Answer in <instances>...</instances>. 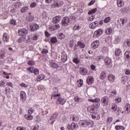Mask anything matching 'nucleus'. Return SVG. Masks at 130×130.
<instances>
[{
	"instance_id": "774afa93",
	"label": "nucleus",
	"mask_w": 130,
	"mask_h": 130,
	"mask_svg": "<svg viewBox=\"0 0 130 130\" xmlns=\"http://www.w3.org/2000/svg\"><path fill=\"white\" fill-rule=\"evenodd\" d=\"M39 129V126L38 125H35L33 126L32 130H38Z\"/></svg>"
},
{
	"instance_id": "5fc2aeb1",
	"label": "nucleus",
	"mask_w": 130,
	"mask_h": 130,
	"mask_svg": "<svg viewBox=\"0 0 130 130\" xmlns=\"http://www.w3.org/2000/svg\"><path fill=\"white\" fill-rule=\"evenodd\" d=\"M73 61L75 63L78 64L79 63V62H80V59H79V58H74L73 59Z\"/></svg>"
},
{
	"instance_id": "6e6552de",
	"label": "nucleus",
	"mask_w": 130,
	"mask_h": 130,
	"mask_svg": "<svg viewBox=\"0 0 130 130\" xmlns=\"http://www.w3.org/2000/svg\"><path fill=\"white\" fill-rule=\"evenodd\" d=\"M61 60L62 62H66L68 60V55L64 52L61 53Z\"/></svg>"
},
{
	"instance_id": "1a4fd4ad",
	"label": "nucleus",
	"mask_w": 130,
	"mask_h": 130,
	"mask_svg": "<svg viewBox=\"0 0 130 130\" xmlns=\"http://www.w3.org/2000/svg\"><path fill=\"white\" fill-rule=\"evenodd\" d=\"M57 115H58V114H57V113H54L51 116V117L50 118V119L49 120V121H48L49 123H51V124H53V122H54V119H55V118H56V117H57Z\"/></svg>"
},
{
	"instance_id": "052dcab7",
	"label": "nucleus",
	"mask_w": 130,
	"mask_h": 130,
	"mask_svg": "<svg viewBox=\"0 0 130 130\" xmlns=\"http://www.w3.org/2000/svg\"><path fill=\"white\" fill-rule=\"evenodd\" d=\"M27 63L29 64V66H34L35 64V62L32 60H29Z\"/></svg>"
},
{
	"instance_id": "09e8293b",
	"label": "nucleus",
	"mask_w": 130,
	"mask_h": 130,
	"mask_svg": "<svg viewBox=\"0 0 130 130\" xmlns=\"http://www.w3.org/2000/svg\"><path fill=\"white\" fill-rule=\"evenodd\" d=\"M120 41V37H119V36L116 37V39L114 40V43L116 44L119 43Z\"/></svg>"
},
{
	"instance_id": "4be33fe9",
	"label": "nucleus",
	"mask_w": 130,
	"mask_h": 130,
	"mask_svg": "<svg viewBox=\"0 0 130 130\" xmlns=\"http://www.w3.org/2000/svg\"><path fill=\"white\" fill-rule=\"evenodd\" d=\"M9 39H10V36L7 32H5L3 35V40L5 42H8L9 41Z\"/></svg>"
},
{
	"instance_id": "13d9d810",
	"label": "nucleus",
	"mask_w": 130,
	"mask_h": 130,
	"mask_svg": "<svg viewBox=\"0 0 130 130\" xmlns=\"http://www.w3.org/2000/svg\"><path fill=\"white\" fill-rule=\"evenodd\" d=\"M34 75H39V69L36 68L34 70Z\"/></svg>"
},
{
	"instance_id": "6e6d98bb",
	"label": "nucleus",
	"mask_w": 130,
	"mask_h": 130,
	"mask_svg": "<svg viewBox=\"0 0 130 130\" xmlns=\"http://www.w3.org/2000/svg\"><path fill=\"white\" fill-rule=\"evenodd\" d=\"M81 98L79 97V96H76L74 97V100L75 102H79V101H81Z\"/></svg>"
},
{
	"instance_id": "8fccbe9b",
	"label": "nucleus",
	"mask_w": 130,
	"mask_h": 130,
	"mask_svg": "<svg viewBox=\"0 0 130 130\" xmlns=\"http://www.w3.org/2000/svg\"><path fill=\"white\" fill-rule=\"evenodd\" d=\"M127 81V78L126 76H123L122 77V84H125L126 82Z\"/></svg>"
},
{
	"instance_id": "9b49d317",
	"label": "nucleus",
	"mask_w": 130,
	"mask_h": 130,
	"mask_svg": "<svg viewBox=\"0 0 130 130\" xmlns=\"http://www.w3.org/2000/svg\"><path fill=\"white\" fill-rule=\"evenodd\" d=\"M63 5V3L61 1H59V0L56 3H54L51 5V8H58L59 7H61Z\"/></svg>"
},
{
	"instance_id": "473e14b6",
	"label": "nucleus",
	"mask_w": 130,
	"mask_h": 130,
	"mask_svg": "<svg viewBox=\"0 0 130 130\" xmlns=\"http://www.w3.org/2000/svg\"><path fill=\"white\" fill-rule=\"evenodd\" d=\"M66 37V36L63 33H59L57 35V38L58 39H60L62 40V39H63Z\"/></svg>"
},
{
	"instance_id": "c03bdc74",
	"label": "nucleus",
	"mask_w": 130,
	"mask_h": 130,
	"mask_svg": "<svg viewBox=\"0 0 130 130\" xmlns=\"http://www.w3.org/2000/svg\"><path fill=\"white\" fill-rule=\"evenodd\" d=\"M80 118L77 115L73 116L72 120L73 121H79Z\"/></svg>"
},
{
	"instance_id": "cd10ccee",
	"label": "nucleus",
	"mask_w": 130,
	"mask_h": 130,
	"mask_svg": "<svg viewBox=\"0 0 130 130\" xmlns=\"http://www.w3.org/2000/svg\"><path fill=\"white\" fill-rule=\"evenodd\" d=\"M44 78H45V76L43 74H41L37 76L36 80L38 82H39V81H41V80H43V79H44Z\"/></svg>"
},
{
	"instance_id": "ea45409f",
	"label": "nucleus",
	"mask_w": 130,
	"mask_h": 130,
	"mask_svg": "<svg viewBox=\"0 0 130 130\" xmlns=\"http://www.w3.org/2000/svg\"><path fill=\"white\" fill-rule=\"evenodd\" d=\"M121 12H122V13H124V14H126V13L128 12V8L127 7L122 8L121 9Z\"/></svg>"
},
{
	"instance_id": "a19ab883",
	"label": "nucleus",
	"mask_w": 130,
	"mask_h": 130,
	"mask_svg": "<svg viewBox=\"0 0 130 130\" xmlns=\"http://www.w3.org/2000/svg\"><path fill=\"white\" fill-rule=\"evenodd\" d=\"M106 34H107L108 35H110V34H111L112 33V29L110 28H108L106 30Z\"/></svg>"
},
{
	"instance_id": "69168bd1",
	"label": "nucleus",
	"mask_w": 130,
	"mask_h": 130,
	"mask_svg": "<svg viewBox=\"0 0 130 130\" xmlns=\"http://www.w3.org/2000/svg\"><path fill=\"white\" fill-rule=\"evenodd\" d=\"M34 112V110L32 108L29 109L28 111V113L29 115H31V114H32V113H33Z\"/></svg>"
},
{
	"instance_id": "bf43d9fd",
	"label": "nucleus",
	"mask_w": 130,
	"mask_h": 130,
	"mask_svg": "<svg viewBox=\"0 0 130 130\" xmlns=\"http://www.w3.org/2000/svg\"><path fill=\"white\" fill-rule=\"evenodd\" d=\"M34 70H35L34 69V67H30L27 69V71H28V72H30V73H34Z\"/></svg>"
},
{
	"instance_id": "39448f33",
	"label": "nucleus",
	"mask_w": 130,
	"mask_h": 130,
	"mask_svg": "<svg viewBox=\"0 0 130 130\" xmlns=\"http://www.w3.org/2000/svg\"><path fill=\"white\" fill-rule=\"evenodd\" d=\"M78 126V125L77 123L73 122L71 124L67 125V128L69 130H74L77 128Z\"/></svg>"
},
{
	"instance_id": "a211bd4d",
	"label": "nucleus",
	"mask_w": 130,
	"mask_h": 130,
	"mask_svg": "<svg viewBox=\"0 0 130 130\" xmlns=\"http://www.w3.org/2000/svg\"><path fill=\"white\" fill-rule=\"evenodd\" d=\"M111 59L109 57H106L105 58V63L107 66H110V67H112V63L111 62Z\"/></svg>"
},
{
	"instance_id": "7ed1b4c3",
	"label": "nucleus",
	"mask_w": 130,
	"mask_h": 130,
	"mask_svg": "<svg viewBox=\"0 0 130 130\" xmlns=\"http://www.w3.org/2000/svg\"><path fill=\"white\" fill-rule=\"evenodd\" d=\"M79 124L80 126H83V127H87L88 125L91 124V122L87 120H83L80 121Z\"/></svg>"
},
{
	"instance_id": "f3484780",
	"label": "nucleus",
	"mask_w": 130,
	"mask_h": 130,
	"mask_svg": "<svg viewBox=\"0 0 130 130\" xmlns=\"http://www.w3.org/2000/svg\"><path fill=\"white\" fill-rule=\"evenodd\" d=\"M86 82L88 85H92L94 83V78L92 76L88 77Z\"/></svg>"
},
{
	"instance_id": "680f3d73",
	"label": "nucleus",
	"mask_w": 130,
	"mask_h": 130,
	"mask_svg": "<svg viewBox=\"0 0 130 130\" xmlns=\"http://www.w3.org/2000/svg\"><path fill=\"white\" fill-rule=\"evenodd\" d=\"M125 45L126 46H130V40H127L124 42Z\"/></svg>"
},
{
	"instance_id": "a18cd8bd",
	"label": "nucleus",
	"mask_w": 130,
	"mask_h": 130,
	"mask_svg": "<svg viewBox=\"0 0 130 130\" xmlns=\"http://www.w3.org/2000/svg\"><path fill=\"white\" fill-rule=\"evenodd\" d=\"M116 94H117V92H116V90H113L110 93V96H112V97H115V96H116Z\"/></svg>"
},
{
	"instance_id": "ddd939ff",
	"label": "nucleus",
	"mask_w": 130,
	"mask_h": 130,
	"mask_svg": "<svg viewBox=\"0 0 130 130\" xmlns=\"http://www.w3.org/2000/svg\"><path fill=\"white\" fill-rule=\"evenodd\" d=\"M66 103V99L62 98H58L56 104H60V105H63Z\"/></svg>"
},
{
	"instance_id": "37998d69",
	"label": "nucleus",
	"mask_w": 130,
	"mask_h": 130,
	"mask_svg": "<svg viewBox=\"0 0 130 130\" xmlns=\"http://www.w3.org/2000/svg\"><path fill=\"white\" fill-rule=\"evenodd\" d=\"M121 53V51L120 50V49H117L115 52V54L116 56H118V55H120Z\"/></svg>"
},
{
	"instance_id": "7c9ffc66",
	"label": "nucleus",
	"mask_w": 130,
	"mask_h": 130,
	"mask_svg": "<svg viewBox=\"0 0 130 130\" xmlns=\"http://www.w3.org/2000/svg\"><path fill=\"white\" fill-rule=\"evenodd\" d=\"M124 56L125 58L127 59V60H130V51H127L124 53Z\"/></svg>"
},
{
	"instance_id": "f8f14e48",
	"label": "nucleus",
	"mask_w": 130,
	"mask_h": 130,
	"mask_svg": "<svg viewBox=\"0 0 130 130\" xmlns=\"http://www.w3.org/2000/svg\"><path fill=\"white\" fill-rule=\"evenodd\" d=\"M60 20H61V16H57L53 18L52 22L54 24H57V23H58Z\"/></svg>"
},
{
	"instance_id": "20e7f679",
	"label": "nucleus",
	"mask_w": 130,
	"mask_h": 130,
	"mask_svg": "<svg viewBox=\"0 0 130 130\" xmlns=\"http://www.w3.org/2000/svg\"><path fill=\"white\" fill-rule=\"evenodd\" d=\"M62 26H68L70 24V18L68 17H63L61 21Z\"/></svg>"
},
{
	"instance_id": "9d476101",
	"label": "nucleus",
	"mask_w": 130,
	"mask_h": 130,
	"mask_svg": "<svg viewBox=\"0 0 130 130\" xmlns=\"http://www.w3.org/2000/svg\"><path fill=\"white\" fill-rule=\"evenodd\" d=\"M28 30L25 28H22L19 30H18V34L20 36H24L26 35V34H27Z\"/></svg>"
},
{
	"instance_id": "6ab92c4d",
	"label": "nucleus",
	"mask_w": 130,
	"mask_h": 130,
	"mask_svg": "<svg viewBox=\"0 0 130 130\" xmlns=\"http://www.w3.org/2000/svg\"><path fill=\"white\" fill-rule=\"evenodd\" d=\"M91 117L92 118H96L98 120H99L100 119V115L96 112H94L91 114Z\"/></svg>"
},
{
	"instance_id": "58836bf2",
	"label": "nucleus",
	"mask_w": 130,
	"mask_h": 130,
	"mask_svg": "<svg viewBox=\"0 0 130 130\" xmlns=\"http://www.w3.org/2000/svg\"><path fill=\"white\" fill-rule=\"evenodd\" d=\"M106 77V75H105V72H102L100 76V78L101 80H104V78Z\"/></svg>"
},
{
	"instance_id": "bb28decb",
	"label": "nucleus",
	"mask_w": 130,
	"mask_h": 130,
	"mask_svg": "<svg viewBox=\"0 0 130 130\" xmlns=\"http://www.w3.org/2000/svg\"><path fill=\"white\" fill-rule=\"evenodd\" d=\"M95 109H96V106L95 105L90 106L87 107V111H89V112H92V111H94L95 110Z\"/></svg>"
},
{
	"instance_id": "0eeeda50",
	"label": "nucleus",
	"mask_w": 130,
	"mask_h": 130,
	"mask_svg": "<svg viewBox=\"0 0 130 130\" xmlns=\"http://www.w3.org/2000/svg\"><path fill=\"white\" fill-rule=\"evenodd\" d=\"M80 75L82 76H86L88 74V70L84 67H81L79 70Z\"/></svg>"
},
{
	"instance_id": "864d4df0",
	"label": "nucleus",
	"mask_w": 130,
	"mask_h": 130,
	"mask_svg": "<svg viewBox=\"0 0 130 130\" xmlns=\"http://www.w3.org/2000/svg\"><path fill=\"white\" fill-rule=\"evenodd\" d=\"M125 129V128H124L123 126L117 125L115 126V129H116V130H118V129L124 130Z\"/></svg>"
},
{
	"instance_id": "c9c22d12",
	"label": "nucleus",
	"mask_w": 130,
	"mask_h": 130,
	"mask_svg": "<svg viewBox=\"0 0 130 130\" xmlns=\"http://www.w3.org/2000/svg\"><path fill=\"white\" fill-rule=\"evenodd\" d=\"M111 106V109L113 111H116V110H117V105H116V104L113 103L112 104Z\"/></svg>"
},
{
	"instance_id": "de8ad7c7",
	"label": "nucleus",
	"mask_w": 130,
	"mask_h": 130,
	"mask_svg": "<svg viewBox=\"0 0 130 130\" xmlns=\"http://www.w3.org/2000/svg\"><path fill=\"white\" fill-rule=\"evenodd\" d=\"M126 111H127V113H129L130 112V105L129 104H126Z\"/></svg>"
},
{
	"instance_id": "2eb2a0df",
	"label": "nucleus",
	"mask_w": 130,
	"mask_h": 130,
	"mask_svg": "<svg viewBox=\"0 0 130 130\" xmlns=\"http://www.w3.org/2000/svg\"><path fill=\"white\" fill-rule=\"evenodd\" d=\"M53 91L54 93L52 94V97H59L60 96V93H58V89L57 88H54Z\"/></svg>"
},
{
	"instance_id": "c85d7f7f",
	"label": "nucleus",
	"mask_w": 130,
	"mask_h": 130,
	"mask_svg": "<svg viewBox=\"0 0 130 130\" xmlns=\"http://www.w3.org/2000/svg\"><path fill=\"white\" fill-rule=\"evenodd\" d=\"M77 45H78V46H79V47H80V48H85V47L86 46L85 44H84V43H83L81 41L78 42Z\"/></svg>"
},
{
	"instance_id": "49530a36",
	"label": "nucleus",
	"mask_w": 130,
	"mask_h": 130,
	"mask_svg": "<svg viewBox=\"0 0 130 130\" xmlns=\"http://www.w3.org/2000/svg\"><path fill=\"white\" fill-rule=\"evenodd\" d=\"M103 53L105 54V53H108V48L107 47H104L102 49Z\"/></svg>"
},
{
	"instance_id": "c756f323",
	"label": "nucleus",
	"mask_w": 130,
	"mask_h": 130,
	"mask_svg": "<svg viewBox=\"0 0 130 130\" xmlns=\"http://www.w3.org/2000/svg\"><path fill=\"white\" fill-rule=\"evenodd\" d=\"M82 28V25L81 24H75L73 27V30L75 31L77 30H80Z\"/></svg>"
},
{
	"instance_id": "e2e57ef3",
	"label": "nucleus",
	"mask_w": 130,
	"mask_h": 130,
	"mask_svg": "<svg viewBox=\"0 0 130 130\" xmlns=\"http://www.w3.org/2000/svg\"><path fill=\"white\" fill-rule=\"evenodd\" d=\"M110 20H111L110 17H108L106 18L104 21L105 23H108V22H110Z\"/></svg>"
},
{
	"instance_id": "4468645a",
	"label": "nucleus",
	"mask_w": 130,
	"mask_h": 130,
	"mask_svg": "<svg viewBox=\"0 0 130 130\" xmlns=\"http://www.w3.org/2000/svg\"><path fill=\"white\" fill-rule=\"evenodd\" d=\"M50 66L51 68L53 69H57V68H59V66H58V64L57 63H55L53 60H51L49 61Z\"/></svg>"
},
{
	"instance_id": "4c0bfd02",
	"label": "nucleus",
	"mask_w": 130,
	"mask_h": 130,
	"mask_svg": "<svg viewBox=\"0 0 130 130\" xmlns=\"http://www.w3.org/2000/svg\"><path fill=\"white\" fill-rule=\"evenodd\" d=\"M24 117L27 120H32L33 119V116L31 115H25Z\"/></svg>"
},
{
	"instance_id": "dca6fc26",
	"label": "nucleus",
	"mask_w": 130,
	"mask_h": 130,
	"mask_svg": "<svg viewBox=\"0 0 130 130\" xmlns=\"http://www.w3.org/2000/svg\"><path fill=\"white\" fill-rule=\"evenodd\" d=\"M26 20L27 22H32V21L34 20V16L32 15L31 12L28 13V16L26 17Z\"/></svg>"
},
{
	"instance_id": "0e129e2a",
	"label": "nucleus",
	"mask_w": 130,
	"mask_h": 130,
	"mask_svg": "<svg viewBox=\"0 0 130 130\" xmlns=\"http://www.w3.org/2000/svg\"><path fill=\"white\" fill-rule=\"evenodd\" d=\"M18 43H21V42H24V39H23V37H21L20 38H19L18 39Z\"/></svg>"
},
{
	"instance_id": "b1692460",
	"label": "nucleus",
	"mask_w": 130,
	"mask_h": 130,
	"mask_svg": "<svg viewBox=\"0 0 130 130\" xmlns=\"http://www.w3.org/2000/svg\"><path fill=\"white\" fill-rule=\"evenodd\" d=\"M108 79L111 83H113L115 81V76L112 74H110L108 76Z\"/></svg>"
},
{
	"instance_id": "393cba45",
	"label": "nucleus",
	"mask_w": 130,
	"mask_h": 130,
	"mask_svg": "<svg viewBox=\"0 0 130 130\" xmlns=\"http://www.w3.org/2000/svg\"><path fill=\"white\" fill-rule=\"evenodd\" d=\"M23 42L29 43L31 41V37L29 36H23Z\"/></svg>"
},
{
	"instance_id": "aec40b11",
	"label": "nucleus",
	"mask_w": 130,
	"mask_h": 130,
	"mask_svg": "<svg viewBox=\"0 0 130 130\" xmlns=\"http://www.w3.org/2000/svg\"><path fill=\"white\" fill-rule=\"evenodd\" d=\"M30 30L32 31H36L39 28V26L36 23H33L30 26Z\"/></svg>"
},
{
	"instance_id": "423d86ee",
	"label": "nucleus",
	"mask_w": 130,
	"mask_h": 130,
	"mask_svg": "<svg viewBox=\"0 0 130 130\" xmlns=\"http://www.w3.org/2000/svg\"><path fill=\"white\" fill-rule=\"evenodd\" d=\"M100 42L98 40L93 41L91 45V47L92 49H96L99 46Z\"/></svg>"
},
{
	"instance_id": "72a5a7b5",
	"label": "nucleus",
	"mask_w": 130,
	"mask_h": 130,
	"mask_svg": "<svg viewBox=\"0 0 130 130\" xmlns=\"http://www.w3.org/2000/svg\"><path fill=\"white\" fill-rule=\"evenodd\" d=\"M28 10H29V6H25L21 9L20 12L22 13H26Z\"/></svg>"
},
{
	"instance_id": "79ce46f5",
	"label": "nucleus",
	"mask_w": 130,
	"mask_h": 130,
	"mask_svg": "<svg viewBox=\"0 0 130 130\" xmlns=\"http://www.w3.org/2000/svg\"><path fill=\"white\" fill-rule=\"evenodd\" d=\"M115 103L118 104L119 102H121V98L119 96H117L114 100Z\"/></svg>"
},
{
	"instance_id": "412c9836",
	"label": "nucleus",
	"mask_w": 130,
	"mask_h": 130,
	"mask_svg": "<svg viewBox=\"0 0 130 130\" xmlns=\"http://www.w3.org/2000/svg\"><path fill=\"white\" fill-rule=\"evenodd\" d=\"M98 26V21L93 22L89 24L90 29H95Z\"/></svg>"
},
{
	"instance_id": "4d7b16f0",
	"label": "nucleus",
	"mask_w": 130,
	"mask_h": 130,
	"mask_svg": "<svg viewBox=\"0 0 130 130\" xmlns=\"http://www.w3.org/2000/svg\"><path fill=\"white\" fill-rule=\"evenodd\" d=\"M6 86V82L5 81L2 80L0 81V87H5Z\"/></svg>"
},
{
	"instance_id": "a878e982",
	"label": "nucleus",
	"mask_w": 130,
	"mask_h": 130,
	"mask_svg": "<svg viewBox=\"0 0 130 130\" xmlns=\"http://www.w3.org/2000/svg\"><path fill=\"white\" fill-rule=\"evenodd\" d=\"M117 5L119 8H121L124 6V2L122 0H117Z\"/></svg>"
},
{
	"instance_id": "603ef678",
	"label": "nucleus",
	"mask_w": 130,
	"mask_h": 130,
	"mask_svg": "<svg viewBox=\"0 0 130 130\" xmlns=\"http://www.w3.org/2000/svg\"><path fill=\"white\" fill-rule=\"evenodd\" d=\"M22 6V3H21V2H17L15 3L14 4V7H15V8H20V7Z\"/></svg>"
},
{
	"instance_id": "338daca9",
	"label": "nucleus",
	"mask_w": 130,
	"mask_h": 130,
	"mask_svg": "<svg viewBox=\"0 0 130 130\" xmlns=\"http://www.w3.org/2000/svg\"><path fill=\"white\" fill-rule=\"evenodd\" d=\"M36 6H37V5L36 4V3L35 2H33L30 4V8H35L36 7Z\"/></svg>"
},
{
	"instance_id": "f03ea898",
	"label": "nucleus",
	"mask_w": 130,
	"mask_h": 130,
	"mask_svg": "<svg viewBox=\"0 0 130 130\" xmlns=\"http://www.w3.org/2000/svg\"><path fill=\"white\" fill-rule=\"evenodd\" d=\"M101 102L103 106H108L109 99L107 96H104L101 99Z\"/></svg>"
},
{
	"instance_id": "2f4dec72",
	"label": "nucleus",
	"mask_w": 130,
	"mask_h": 130,
	"mask_svg": "<svg viewBox=\"0 0 130 130\" xmlns=\"http://www.w3.org/2000/svg\"><path fill=\"white\" fill-rule=\"evenodd\" d=\"M5 55H6V51L5 50H1L0 52V58H4Z\"/></svg>"
},
{
	"instance_id": "f257e3e1",
	"label": "nucleus",
	"mask_w": 130,
	"mask_h": 130,
	"mask_svg": "<svg viewBox=\"0 0 130 130\" xmlns=\"http://www.w3.org/2000/svg\"><path fill=\"white\" fill-rule=\"evenodd\" d=\"M88 101L89 102H92L93 103H94L93 105L95 106L96 109L98 108L100 106V99L99 98H96L93 100L89 99H88Z\"/></svg>"
},
{
	"instance_id": "f704fd0d",
	"label": "nucleus",
	"mask_w": 130,
	"mask_h": 130,
	"mask_svg": "<svg viewBox=\"0 0 130 130\" xmlns=\"http://www.w3.org/2000/svg\"><path fill=\"white\" fill-rule=\"evenodd\" d=\"M20 98L21 99L25 100L26 99V93L24 91H21L20 92Z\"/></svg>"
},
{
	"instance_id": "5701e85b",
	"label": "nucleus",
	"mask_w": 130,
	"mask_h": 130,
	"mask_svg": "<svg viewBox=\"0 0 130 130\" xmlns=\"http://www.w3.org/2000/svg\"><path fill=\"white\" fill-rule=\"evenodd\" d=\"M103 34V29H99L94 32L95 35H96V37H99L101 35H102Z\"/></svg>"
},
{
	"instance_id": "3c124183",
	"label": "nucleus",
	"mask_w": 130,
	"mask_h": 130,
	"mask_svg": "<svg viewBox=\"0 0 130 130\" xmlns=\"http://www.w3.org/2000/svg\"><path fill=\"white\" fill-rule=\"evenodd\" d=\"M51 43H56L57 42V38L56 37H53L51 38Z\"/></svg>"
},
{
	"instance_id": "e433bc0d",
	"label": "nucleus",
	"mask_w": 130,
	"mask_h": 130,
	"mask_svg": "<svg viewBox=\"0 0 130 130\" xmlns=\"http://www.w3.org/2000/svg\"><path fill=\"white\" fill-rule=\"evenodd\" d=\"M97 12V8H94L91 10L89 11L88 13V15H92V14H95Z\"/></svg>"
}]
</instances>
